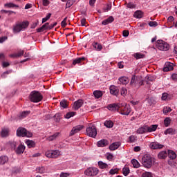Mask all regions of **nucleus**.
I'll use <instances>...</instances> for the list:
<instances>
[{"label":"nucleus","mask_w":177,"mask_h":177,"mask_svg":"<svg viewBox=\"0 0 177 177\" xmlns=\"http://www.w3.org/2000/svg\"><path fill=\"white\" fill-rule=\"evenodd\" d=\"M30 23L28 21H24L22 22H19L13 26L12 32L14 34H19L21 31H24L28 27Z\"/></svg>","instance_id":"obj_1"},{"label":"nucleus","mask_w":177,"mask_h":177,"mask_svg":"<svg viewBox=\"0 0 177 177\" xmlns=\"http://www.w3.org/2000/svg\"><path fill=\"white\" fill-rule=\"evenodd\" d=\"M82 60H85V57L76 58L73 62V66H75V64H80V63H81V62H82Z\"/></svg>","instance_id":"obj_34"},{"label":"nucleus","mask_w":177,"mask_h":177,"mask_svg":"<svg viewBox=\"0 0 177 177\" xmlns=\"http://www.w3.org/2000/svg\"><path fill=\"white\" fill-rule=\"evenodd\" d=\"M127 8H129V9H135V8H136V5L133 3H129L127 4Z\"/></svg>","instance_id":"obj_54"},{"label":"nucleus","mask_w":177,"mask_h":177,"mask_svg":"<svg viewBox=\"0 0 177 177\" xmlns=\"http://www.w3.org/2000/svg\"><path fill=\"white\" fill-rule=\"evenodd\" d=\"M114 21V17L113 16H110L108 19H104L102 21V26H107V24H110Z\"/></svg>","instance_id":"obj_19"},{"label":"nucleus","mask_w":177,"mask_h":177,"mask_svg":"<svg viewBox=\"0 0 177 177\" xmlns=\"http://www.w3.org/2000/svg\"><path fill=\"white\" fill-rule=\"evenodd\" d=\"M167 156H169L171 160H175L176 158V153L172 150H168Z\"/></svg>","instance_id":"obj_28"},{"label":"nucleus","mask_w":177,"mask_h":177,"mask_svg":"<svg viewBox=\"0 0 177 177\" xmlns=\"http://www.w3.org/2000/svg\"><path fill=\"white\" fill-rule=\"evenodd\" d=\"M5 8H19V6L13 3H7L4 4Z\"/></svg>","instance_id":"obj_42"},{"label":"nucleus","mask_w":177,"mask_h":177,"mask_svg":"<svg viewBox=\"0 0 177 177\" xmlns=\"http://www.w3.org/2000/svg\"><path fill=\"white\" fill-rule=\"evenodd\" d=\"M172 70H174V64L169 62H167L163 68V71L165 72L171 71Z\"/></svg>","instance_id":"obj_16"},{"label":"nucleus","mask_w":177,"mask_h":177,"mask_svg":"<svg viewBox=\"0 0 177 177\" xmlns=\"http://www.w3.org/2000/svg\"><path fill=\"white\" fill-rule=\"evenodd\" d=\"M127 93H128V90H127V88H122L121 95L127 96Z\"/></svg>","instance_id":"obj_53"},{"label":"nucleus","mask_w":177,"mask_h":177,"mask_svg":"<svg viewBox=\"0 0 177 177\" xmlns=\"http://www.w3.org/2000/svg\"><path fill=\"white\" fill-rule=\"evenodd\" d=\"M45 156L47 158H57L60 156V151L57 149L47 151Z\"/></svg>","instance_id":"obj_9"},{"label":"nucleus","mask_w":177,"mask_h":177,"mask_svg":"<svg viewBox=\"0 0 177 177\" xmlns=\"http://www.w3.org/2000/svg\"><path fill=\"white\" fill-rule=\"evenodd\" d=\"M111 3L106 4V6L104 8V12H109V10H111Z\"/></svg>","instance_id":"obj_47"},{"label":"nucleus","mask_w":177,"mask_h":177,"mask_svg":"<svg viewBox=\"0 0 177 177\" xmlns=\"http://www.w3.org/2000/svg\"><path fill=\"white\" fill-rule=\"evenodd\" d=\"M162 111L163 114H168V113H171V111H172V109L171 107L165 106L163 108Z\"/></svg>","instance_id":"obj_44"},{"label":"nucleus","mask_w":177,"mask_h":177,"mask_svg":"<svg viewBox=\"0 0 177 177\" xmlns=\"http://www.w3.org/2000/svg\"><path fill=\"white\" fill-rule=\"evenodd\" d=\"M119 81L123 85H127L129 82V78L127 77L123 76L119 78Z\"/></svg>","instance_id":"obj_27"},{"label":"nucleus","mask_w":177,"mask_h":177,"mask_svg":"<svg viewBox=\"0 0 177 177\" xmlns=\"http://www.w3.org/2000/svg\"><path fill=\"white\" fill-rule=\"evenodd\" d=\"M17 136L31 138L32 136V133L28 131L25 128L19 127L17 130Z\"/></svg>","instance_id":"obj_7"},{"label":"nucleus","mask_w":177,"mask_h":177,"mask_svg":"<svg viewBox=\"0 0 177 177\" xmlns=\"http://www.w3.org/2000/svg\"><path fill=\"white\" fill-rule=\"evenodd\" d=\"M99 174V169L95 167H88L84 171V174L86 176H96Z\"/></svg>","instance_id":"obj_10"},{"label":"nucleus","mask_w":177,"mask_h":177,"mask_svg":"<svg viewBox=\"0 0 177 177\" xmlns=\"http://www.w3.org/2000/svg\"><path fill=\"white\" fill-rule=\"evenodd\" d=\"M149 26L150 27H157V26H158V24L156 21H150L149 23Z\"/></svg>","instance_id":"obj_55"},{"label":"nucleus","mask_w":177,"mask_h":177,"mask_svg":"<svg viewBox=\"0 0 177 177\" xmlns=\"http://www.w3.org/2000/svg\"><path fill=\"white\" fill-rule=\"evenodd\" d=\"M24 150H26V147L21 144L17 147L16 153L17 154H23V153H24Z\"/></svg>","instance_id":"obj_18"},{"label":"nucleus","mask_w":177,"mask_h":177,"mask_svg":"<svg viewBox=\"0 0 177 177\" xmlns=\"http://www.w3.org/2000/svg\"><path fill=\"white\" fill-rule=\"evenodd\" d=\"M36 171L37 174H45V172H46V169L44 166L37 167V168L36 169Z\"/></svg>","instance_id":"obj_30"},{"label":"nucleus","mask_w":177,"mask_h":177,"mask_svg":"<svg viewBox=\"0 0 177 177\" xmlns=\"http://www.w3.org/2000/svg\"><path fill=\"white\" fill-rule=\"evenodd\" d=\"M82 104H84V100H77L73 103V110H78L82 107Z\"/></svg>","instance_id":"obj_12"},{"label":"nucleus","mask_w":177,"mask_h":177,"mask_svg":"<svg viewBox=\"0 0 177 177\" xmlns=\"http://www.w3.org/2000/svg\"><path fill=\"white\" fill-rule=\"evenodd\" d=\"M23 55H24V50H23L19 51V53H17V57H21V56H23Z\"/></svg>","instance_id":"obj_59"},{"label":"nucleus","mask_w":177,"mask_h":177,"mask_svg":"<svg viewBox=\"0 0 177 177\" xmlns=\"http://www.w3.org/2000/svg\"><path fill=\"white\" fill-rule=\"evenodd\" d=\"M118 172V169H111L109 171V174H111V175H115V174H117Z\"/></svg>","instance_id":"obj_56"},{"label":"nucleus","mask_w":177,"mask_h":177,"mask_svg":"<svg viewBox=\"0 0 177 177\" xmlns=\"http://www.w3.org/2000/svg\"><path fill=\"white\" fill-rule=\"evenodd\" d=\"M171 79L173 80V81H177V74L174 73L171 75Z\"/></svg>","instance_id":"obj_64"},{"label":"nucleus","mask_w":177,"mask_h":177,"mask_svg":"<svg viewBox=\"0 0 177 177\" xmlns=\"http://www.w3.org/2000/svg\"><path fill=\"white\" fill-rule=\"evenodd\" d=\"M98 166L100 167V168L101 169H104L107 168V167H109V165H107L106 163L103 162L102 161H99L98 162Z\"/></svg>","instance_id":"obj_35"},{"label":"nucleus","mask_w":177,"mask_h":177,"mask_svg":"<svg viewBox=\"0 0 177 177\" xmlns=\"http://www.w3.org/2000/svg\"><path fill=\"white\" fill-rule=\"evenodd\" d=\"M168 97V93H164L162 95V100H165Z\"/></svg>","instance_id":"obj_60"},{"label":"nucleus","mask_w":177,"mask_h":177,"mask_svg":"<svg viewBox=\"0 0 177 177\" xmlns=\"http://www.w3.org/2000/svg\"><path fill=\"white\" fill-rule=\"evenodd\" d=\"M9 161V158L6 156H0V165H3L6 164Z\"/></svg>","instance_id":"obj_24"},{"label":"nucleus","mask_w":177,"mask_h":177,"mask_svg":"<svg viewBox=\"0 0 177 177\" xmlns=\"http://www.w3.org/2000/svg\"><path fill=\"white\" fill-rule=\"evenodd\" d=\"M133 57L136 59V60H138V59H143V57H145V55L140 53H136L133 55Z\"/></svg>","instance_id":"obj_37"},{"label":"nucleus","mask_w":177,"mask_h":177,"mask_svg":"<svg viewBox=\"0 0 177 177\" xmlns=\"http://www.w3.org/2000/svg\"><path fill=\"white\" fill-rule=\"evenodd\" d=\"M42 2H43L44 6H48V5H49L50 3L49 0H43Z\"/></svg>","instance_id":"obj_58"},{"label":"nucleus","mask_w":177,"mask_h":177,"mask_svg":"<svg viewBox=\"0 0 177 177\" xmlns=\"http://www.w3.org/2000/svg\"><path fill=\"white\" fill-rule=\"evenodd\" d=\"M147 133V125H144L137 130V133H139V135H143V133Z\"/></svg>","instance_id":"obj_20"},{"label":"nucleus","mask_w":177,"mask_h":177,"mask_svg":"<svg viewBox=\"0 0 177 177\" xmlns=\"http://www.w3.org/2000/svg\"><path fill=\"white\" fill-rule=\"evenodd\" d=\"M141 177H153V174H151V172L146 171L142 174Z\"/></svg>","instance_id":"obj_49"},{"label":"nucleus","mask_w":177,"mask_h":177,"mask_svg":"<svg viewBox=\"0 0 177 177\" xmlns=\"http://www.w3.org/2000/svg\"><path fill=\"white\" fill-rule=\"evenodd\" d=\"M93 95L95 99H99L103 96V93L100 91H95Z\"/></svg>","instance_id":"obj_31"},{"label":"nucleus","mask_w":177,"mask_h":177,"mask_svg":"<svg viewBox=\"0 0 177 177\" xmlns=\"http://www.w3.org/2000/svg\"><path fill=\"white\" fill-rule=\"evenodd\" d=\"M51 16H52V14L48 13L46 17L42 19V23H46V21H48L50 19Z\"/></svg>","instance_id":"obj_52"},{"label":"nucleus","mask_w":177,"mask_h":177,"mask_svg":"<svg viewBox=\"0 0 177 177\" xmlns=\"http://www.w3.org/2000/svg\"><path fill=\"white\" fill-rule=\"evenodd\" d=\"M150 149H152L153 150H156L157 149H162L164 147V145L157 142H153L149 144Z\"/></svg>","instance_id":"obj_13"},{"label":"nucleus","mask_w":177,"mask_h":177,"mask_svg":"<svg viewBox=\"0 0 177 177\" xmlns=\"http://www.w3.org/2000/svg\"><path fill=\"white\" fill-rule=\"evenodd\" d=\"M81 24L82 27L85 26V24H86V19L85 18L81 19Z\"/></svg>","instance_id":"obj_61"},{"label":"nucleus","mask_w":177,"mask_h":177,"mask_svg":"<svg viewBox=\"0 0 177 177\" xmlns=\"http://www.w3.org/2000/svg\"><path fill=\"white\" fill-rule=\"evenodd\" d=\"M74 4V1L73 0H68L66 5V8H71V6H73V5Z\"/></svg>","instance_id":"obj_50"},{"label":"nucleus","mask_w":177,"mask_h":177,"mask_svg":"<svg viewBox=\"0 0 177 177\" xmlns=\"http://www.w3.org/2000/svg\"><path fill=\"white\" fill-rule=\"evenodd\" d=\"M150 81H154V77L151 75L146 77V83L150 84Z\"/></svg>","instance_id":"obj_51"},{"label":"nucleus","mask_w":177,"mask_h":177,"mask_svg":"<svg viewBox=\"0 0 177 177\" xmlns=\"http://www.w3.org/2000/svg\"><path fill=\"white\" fill-rule=\"evenodd\" d=\"M1 135L2 138H6V136H9V129H3L1 130Z\"/></svg>","instance_id":"obj_32"},{"label":"nucleus","mask_w":177,"mask_h":177,"mask_svg":"<svg viewBox=\"0 0 177 177\" xmlns=\"http://www.w3.org/2000/svg\"><path fill=\"white\" fill-rule=\"evenodd\" d=\"M93 48L97 50L98 52H100L103 49V46L102 44L97 43V42H93Z\"/></svg>","instance_id":"obj_25"},{"label":"nucleus","mask_w":177,"mask_h":177,"mask_svg":"<svg viewBox=\"0 0 177 177\" xmlns=\"http://www.w3.org/2000/svg\"><path fill=\"white\" fill-rule=\"evenodd\" d=\"M165 127H169V124H171V118H166L164 120Z\"/></svg>","instance_id":"obj_46"},{"label":"nucleus","mask_w":177,"mask_h":177,"mask_svg":"<svg viewBox=\"0 0 177 177\" xmlns=\"http://www.w3.org/2000/svg\"><path fill=\"white\" fill-rule=\"evenodd\" d=\"M120 146H121V142H113L109 146V149L110 150H112V151L117 150V149H118Z\"/></svg>","instance_id":"obj_21"},{"label":"nucleus","mask_w":177,"mask_h":177,"mask_svg":"<svg viewBox=\"0 0 177 177\" xmlns=\"http://www.w3.org/2000/svg\"><path fill=\"white\" fill-rule=\"evenodd\" d=\"M142 12L140 10H138L134 13V17L136 19H142Z\"/></svg>","instance_id":"obj_41"},{"label":"nucleus","mask_w":177,"mask_h":177,"mask_svg":"<svg viewBox=\"0 0 177 177\" xmlns=\"http://www.w3.org/2000/svg\"><path fill=\"white\" fill-rule=\"evenodd\" d=\"M123 171V175H124V176H128V175L129 174V167H124L122 169Z\"/></svg>","instance_id":"obj_48"},{"label":"nucleus","mask_w":177,"mask_h":177,"mask_svg":"<svg viewBox=\"0 0 177 177\" xmlns=\"http://www.w3.org/2000/svg\"><path fill=\"white\" fill-rule=\"evenodd\" d=\"M109 145V141L107 140H100L97 142V147H105Z\"/></svg>","instance_id":"obj_17"},{"label":"nucleus","mask_w":177,"mask_h":177,"mask_svg":"<svg viewBox=\"0 0 177 177\" xmlns=\"http://www.w3.org/2000/svg\"><path fill=\"white\" fill-rule=\"evenodd\" d=\"M87 136L90 138H96V135H97V130L96 129V126L95 124H91L88 126L86 129Z\"/></svg>","instance_id":"obj_5"},{"label":"nucleus","mask_w":177,"mask_h":177,"mask_svg":"<svg viewBox=\"0 0 177 177\" xmlns=\"http://www.w3.org/2000/svg\"><path fill=\"white\" fill-rule=\"evenodd\" d=\"M153 162H154V158L149 154H145L142 156V164L145 168H151Z\"/></svg>","instance_id":"obj_3"},{"label":"nucleus","mask_w":177,"mask_h":177,"mask_svg":"<svg viewBox=\"0 0 177 177\" xmlns=\"http://www.w3.org/2000/svg\"><path fill=\"white\" fill-rule=\"evenodd\" d=\"M156 46L159 50H163V52H167V50H169V44L163 40H158L156 41Z\"/></svg>","instance_id":"obj_6"},{"label":"nucleus","mask_w":177,"mask_h":177,"mask_svg":"<svg viewBox=\"0 0 177 177\" xmlns=\"http://www.w3.org/2000/svg\"><path fill=\"white\" fill-rule=\"evenodd\" d=\"M164 133L165 135H175L176 133V130L172 128H169L165 131Z\"/></svg>","instance_id":"obj_26"},{"label":"nucleus","mask_w":177,"mask_h":177,"mask_svg":"<svg viewBox=\"0 0 177 177\" xmlns=\"http://www.w3.org/2000/svg\"><path fill=\"white\" fill-rule=\"evenodd\" d=\"M167 156L168 153L167 152V151H161L158 155V158H160L161 160L167 158Z\"/></svg>","instance_id":"obj_23"},{"label":"nucleus","mask_w":177,"mask_h":177,"mask_svg":"<svg viewBox=\"0 0 177 177\" xmlns=\"http://www.w3.org/2000/svg\"><path fill=\"white\" fill-rule=\"evenodd\" d=\"M147 103L149 106H153V104H156V100L153 97L147 99Z\"/></svg>","instance_id":"obj_36"},{"label":"nucleus","mask_w":177,"mask_h":177,"mask_svg":"<svg viewBox=\"0 0 177 177\" xmlns=\"http://www.w3.org/2000/svg\"><path fill=\"white\" fill-rule=\"evenodd\" d=\"M130 85L134 88H140L142 85H145V80L142 76L133 75L131 79Z\"/></svg>","instance_id":"obj_2"},{"label":"nucleus","mask_w":177,"mask_h":177,"mask_svg":"<svg viewBox=\"0 0 177 177\" xmlns=\"http://www.w3.org/2000/svg\"><path fill=\"white\" fill-rule=\"evenodd\" d=\"M131 163L133 164L134 168H139L140 167V163L136 159L131 160Z\"/></svg>","instance_id":"obj_39"},{"label":"nucleus","mask_w":177,"mask_h":177,"mask_svg":"<svg viewBox=\"0 0 177 177\" xmlns=\"http://www.w3.org/2000/svg\"><path fill=\"white\" fill-rule=\"evenodd\" d=\"M28 114H30V111H24L21 113H20L19 118H26V117H27Z\"/></svg>","instance_id":"obj_43"},{"label":"nucleus","mask_w":177,"mask_h":177,"mask_svg":"<svg viewBox=\"0 0 177 177\" xmlns=\"http://www.w3.org/2000/svg\"><path fill=\"white\" fill-rule=\"evenodd\" d=\"M129 140H130L131 143H133V142H135V140H136V137H135V136H131L129 137Z\"/></svg>","instance_id":"obj_57"},{"label":"nucleus","mask_w":177,"mask_h":177,"mask_svg":"<svg viewBox=\"0 0 177 177\" xmlns=\"http://www.w3.org/2000/svg\"><path fill=\"white\" fill-rule=\"evenodd\" d=\"M158 127L157 124H152L150 127L147 125V132H155V131H157Z\"/></svg>","instance_id":"obj_22"},{"label":"nucleus","mask_w":177,"mask_h":177,"mask_svg":"<svg viewBox=\"0 0 177 177\" xmlns=\"http://www.w3.org/2000/svg\"><path fill=\"white\" fill-rule=\"evenodd\" d=\"M104 125L106 128H113V127H114V123L111 120H106Z\"/></svg>","instance_id":"obj_29"},{"label":"nucleus","mask_w":177,"mask_h":177,"mask_svg":"<svg viewBox=\"0 0 177 177\" xmlns=\"http://www.w3.org/2000/svg\"><path fill=\"white\" fill-rule=\"evenodd\" d=\"M74 115H75V112H69V113H67L64 115V117L68 120L69 118H71V117H74Z\"/></svg>","instance_id":"obj_45"},{"label":"nucleus","mask_w":177,"mask_h":177,"mask_svg":"<svg viewBox=\"0 0 177 177\" xmlns=\"http://www.w3.org/2000/svg\"><path fill=\"white\" fill-rule=\"evenodd\" d=\"M46 29L44 28V26H41L37 29V32H43V31H45Z\"/></svg>","instance_id":"obj_62"},{"label":"nucleus","mask_w":177,"mask_h":177,"mask_svg":"<svg viewBox=\"0 0 177 177\" xmlns=\"http://www.w3.org/2000/svg\"><path fill=\"white\" fill-rule=\"evenodd\" d=\"M110 89V93L111 95H113L114 96H118V93H120V90L118 89V87L112 85L109 88Z\"/></svg>","instance_id":"obj_14"},{"label":"nucleus","mask_w":177,"mask_h":177,"mask_svg":"<svg viewBox=\"0 0 177 177\" xmlns=\"http://www.w3.org/2000/svg\"><path fill=\"white\" fill-rule=\"evenodd\" d=\"M42 99H44V97L39 91H32L30 94V100L33 103H39Z\"/></svg>","instance_id":"obj_4"},{"label":"nucleus","mask_w":177,"mask_h":177,"mask_svg":"<svg viewBox=\"0 0 177 177\" xmlns=\"http://www.w3.org/2000/svg\"><path fill=\"white\" fill-rule=\"evenodd\" d=\"M120 105L117 104H111L107 106L108 110H110V111H118V110H120Z\"/></svg>","instance_id":"obj_15"},{"label":"nucleus","mask_w":177,"mask_h":177,"mask_svg":"<svg viewBox=\"0 0 177 177\" xmlns=\"http://www.w3.org/2000/svg\"><path fill=\"white\" fill-rule=\"evenodd\" d=\"M60 106L61 107H63V109H67V106H68V102L67 100H64L60 102Z\"/></svg>","instance_id":"obj_40"},{"label":"nucleus","mask_w":177,"mask_h":177,"mask_svg":"<svg viewBox=\"0 0 177 177\" xmlns=\"http://www.w3.org/2000/svg\"><path fill=\"white\" fill-rule=\"evenodd\" d=\"M26 144L27 145L28 147L31 149V147H35V142L32 140H27L26 142Z\"/></svg>","instance_id":"obj_38"},{"label":"nucleus","mask_w":177,"mask_h":177,"mask_svg":"<svg viewBox=\"0 0 177 177\" xmlns=\"http://www.w3.org/2000/svg\"><path fill=\"white\" fill-rule=\"evenodd\" d=\"M70 176V174H67V173H61L60 174V177H68Z\"/></svg>","instance_id":"obj_63"},{"label":"nucleus","mask_w":177,"mask_h":177,"mask_svg":"<svg viewBox=\"0 0 177 177\" xmlns=\"http://www.w3.org/2000/svg\"><path fill=\"white\" fill-rule=\"evenodd\" d=\"M59 135H60V133H54L53 135L49 136L48 138H47V140L49 141V142H52V140H55V139H56Z\"/></svg>","instance_id":"obj_33"},{"label":"nucleus","mask_w":177,"mask_h":177,"mask_svg":"<svg viewBox=\"0 0 177 177\" xmlns=\"http://www.w3.org/2000/svg\"><path fill=\"white\" fill-rule=\"evenodd\" d=\"M120 114H121L122 115H129V114L131 113V106L127 104L124 106L122 105V104H120Z\"/></svg>","instance_id":"obj_8"},{"label":"nucleus","mask_w":177,"mask_h":177,"mask_svg":"<svg viewBox=\"0 0 177 177\" xmlns=\"http://www.w3.org/2000/svg\"><path fill=\"white\" fill-rule=\"evenodd\" d=\"M83 129H84V126L82 125H78L75 127H73L72 130L69 133L70 136H74L75 133H78V132H80V131H82Z\"/></svg>","instance_id":"obj_11"}]
</instances>
